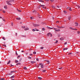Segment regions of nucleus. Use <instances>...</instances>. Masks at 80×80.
<instances>
[{
	"instance_id": "1",
	"label": "nucleus",
	"mask_w": 80,
	"mask_h": 80,
	"mask_svg": "<svg viewBox=\"0 0 80 80\" xmlns=\"http://www.w3.org/2000/svg\"><path fill=\"white\" fill-rule=\"evenodd\" d=\"M14 1L13 0H11L10 1H7V3L9 5H12V2H13Z\"/></svg>"
},
{
	"instance_id": "2",
	"label": "nucleus",
	"mask_w": 80,
	"mask_h": 80,
	"mask_svg": "<svg viewBox=\"0 0 80 80\" xmlns=\"http://www.w3.org/2000/svg\"><path fill=\"white\" fill-rule=\"evenodd\" d=\"M33 25L34 26V27H39V26H40V25L36 24H34V23H33Z\"/></svg>"
},
{
	"instance_id": "3",
	"label": "nucleus",
	"mask_w": 80,
	"mask_h": 80,
	"mask_svg": "<svg viewBox=\"0 0 80 80\" xmlns=\"http://www.w3.org/2000/svg\"><path fill=\"white\" fill-rule=\"evenodd\" d=\"M39 65H40L41 68H43V64L42 63H40Z\"/></svg>"
},
{
	"instance_id": "4",
	"label": "nucleus",
	"mask_w": 80,
	"mask_h": 80,
	"mask_svg": "<svg viewBox=\"0 0 80 80\" xmlns=\"http://www.w3.org/2000/svg\"><path fill=\"white\" fill-rule=\"evenodd\" d=\"M70 11H72V8L70 7H68L67 8Z\"/></svg>"
},
{
	"instance_id": "5",
	"label": "nucleus",
	"mask_w": 80,
	"mask_h": 80,
	"mask_svg": "<svg viewBox=\"0 0 80 80\" xmlns=\"http://www.w3.org/2000/svg\"><path fill=\"white\" fill-rule=\"evenodd\" d=\"M47 28H48L49 29H53V28H50L48 26H47Z\"/></svg>"
},
{
	"instance_id": "6",
	"label": "nucleus",
	"mask_w": 80,
	"mask_h": 80,
	"mask_svg": "<svg viewBox=\"0 0 80 80\" xmlns=\"http://www.w3.org/2000/svg\"><path fill=\"white\" fill-rule=\"evenodd\" d=\"M29 30V28H26L24 30Z\"/></svg>"
},
{
	"instance_id": "7",
	"label": "nucleus",
	"mask_w": 80,
	"mask_h": 80,
	"mask_svg": "<svg viewBox=\"0 0 80 80\" xmlns=\"http://www.w3.org/2000/svg\"><path fill=\"white\" fill-rule=\"evenodd\" d=\"M4 8H5V9H7V5H5L4 6Z\"/></svg>"
},
{
	"instance_id": "8",
	"label": "nucleus",
	"mask_w": 80,
	"mask_h": 80,
	"mask_svg": "<svg viewBox=\"0 0 80 80\" xmlns=\"http://www.w3.org/2000/svg\"><path fill=\"white\" fill-rule=\"evenodd\" d=\"M69 28L71 30H74V28H72V27H70Z\"/></svg>"
},
{
	"instance_id": "9",
	"label": "nucleus",
	"mask_w": 80,
	"mask_h": 80,
	"mask_svg": "<svg viewBox=\"0 0 80 80\" xmlns=\"http://www.w3.org/2000/svg\"><path fill=\"white\" fill-rule=\"evenodd\" d=\"M60 29H58L55 30V32H60Z\"/></svg>"
},
{
	"instance_id": "10",
	"label": "nucleus",
	"mask_w": 80,
	"mask_h": 80,
	"mask_svg": "<svg viewBox=\"0 0 80 80\" xmlns=\"http://www.w3.org/2000/svg\"><path fill=\"white\" fill-rule=\"evenodd\" d=\"M39 2H44V1H42V0H38Z\"/></svg>"
},
{
	"instance_id": "11",
	"label": "nucleus",
	"mask_w": 80,
	"mask_h": 80,
	"mask_svg": "<svg viewBox=\"0 0 80 80\" xmlns=\"http://www.w3.org/2000/svg\"><path fill=\"white\" fill-rule=\"evenodd\" d=\"M16 19L17 20H20L21 18H17Z\"/></svg>"
},
{
	"instance_id": "12",
	"label": "nucleus",
	"mask_w": 80,
	"mask_h": 80,
	"mask_svg": "<svg viewBox=\"0 0 80 80\" xmlns=\"http://www.w3.org/2000/svg\"><path fill=\"white\" fill-rule=\"evenodd\" d=\"M50 35V33H48L47 34V36L48 37H49V36Z\"/></svg>"
},
{
	"instance_id": "13",
	"label": "nucleus",
	"mask_w": 80,
	"mask_h": 80,
	"mask_svg": "<svg viewBox=\"0 0 80 80\" xmlns=\"http://www.w3.org/2000/svg\"><path fill=\"white\" fill-rule=\"evenodd\" d=\"M75 24H76V26H78V24L77 22H75Z\"/></svg>"
},
{
	"instance_id": "14",
	"label": "nucleus",
	"mask_w": 80,
	"mask_h": 80,
	"mask_svg": "<svg viewBox=\"0 0 80 80\" xmlns=\"http://www.w3.org/2000/svg\"><path fill=\"white\" fill-rule=\"evenodd\" d=\"M31 63H35V62L34 61H31Z\"/></svg>"
},
{
	"instance_id": "15",
	"label": "nucleus",
	"mask_w": 80,
	"mask_h": 80,
	"mask_svg": "<svg viewBox=\"0 0 80 80\" xmlns=\"http://www.w3.org/2000/svg\"><path fill=\"white\" fill-rule=\"evenodd\" d=\"M10 78H15V76H12Z\"/></svg>"
},
{
	"instance_id": "16",
	"label": "nucleus",
	"mask_w": 80,
	"mask_h": 80,
	"mask_svg": "<svg viewBox=\"0 0 80 80\" xmlns=\"http://www.w3.org/2000/svg\"><path fill=\"white\" fill-rule=\"evenodd\" d=\"M60 40H63V38H60Z\"/></svg>"
},
{
	"instance_id": "17",
	"label": "nucleus",
	"mask_w": 80,
	"mask_h": 80,
	"mask_svg": "<svg viewBox=\"0 0 80 80\" xmlns=\"http://www.w3.org/2000/svg\"><path fill=\"white\" fill-rule=\"evenodd\" d=\"M42 30L43 31H44L45 30V28H42Z\"/></svg>"
},
{
	"instance_id": "18",
	"label": "nucleus",
	"mask_w": 80,
	"mask_h": 80,
	"mask_svg": "<svg viewBox=\"0 0 80 80\" xmlns=\"http://www.w3.org/2000/svg\"><path fill=\"white\" fill-rule=\"evenodd\" d=\"M10 62H11L10 60L9 61H8V62L7 63V64H9V63H10Z\"/></svg>"
},
{
	"instance_id": "19",
	"label": "nucleus",
	"mask_w": 80,
	"mask_h": 80,
	"mask_svg": "<svg viewBox=\"0 0 80 80\" xmlns=\"http://www.w3.org/2000/svg\"><path fill=\"white\" fill-rule=\"evenodd\" d=\"M23 69H25V70H27V68L26 67H24L23 68Z\"/></svg>"
},
{
	"instance_id": "20",
	"label": "nucleus",
	"mask_w": 80,
	"mask_h": 80,
	"mask_svg": "<svg viewBox=\"0 0 80 80\" xmlns=\"http://www.w3.org/2000/svg\"><path fill=\"white\" fill-rule=\"evenodd\" d=\"M57 27L58 28H62V27H60V26H57Z\"/></svg>"
},
{
	"instance_id": "21",
	"label": "nucleus",
	"mask_w": 80,
	"mask_h": 80,
	"mask_svg": "<svg viewBox=\"0 0 80 80\" xmlns=\"http://www.w3.org/2000/svg\"><path fill=\"white\" fill-rule=\"evenodd\" d=\"M70 19H71V17L69 16L68 17V20H70Z\"/></svg>"
},
{
	"instance_id": "22",
	"label": "nucleus",
	"mask_w": 80,
	"mask_h": 80,
	"mask_svg": "<svg viewBox=\"0 0 80 80\" xmlns=\"http://www.w3.org/2000/svg\"><path fill=\"white\" fill-rule=\"evenodd\" d=\"M17 10H18V12H22V11H21L20 10H18V9H17Z\"/></svg>"
},
{
	"instance_id": "23",
	"label": "nucleus",
	"mask_w": 80,
	"mask_h": 80,
	"mask_svg": "<svg viewBox=\"0 0 80 80\" xmlns=\"http://www.w3.org/2000/svg\"><path fill=\"white\" fill-rule=\"evenodd\" d=\"M18 60H16L15 61V63H18Z\"/></svg>"
},
{
	"instance_id": "24",
	"label": "nucleus",
	"mask_w": 80,
	"mask_h": 80,
	"mask_svg": "<svg viewBox=\"0 0 80 80\" xmlns=\"http://www.w3.org/2000/svg\"><path fill=\"white\" fill-rule=\"evenodd\" d=\"M40 7H45V5H41L40 6Z\"/></svg>"
},
{
	"instance_id": "25",
	"label": "nucleus",
	"mask_w": 80,
	"mask_h": 80,
	"mask_svg": "<svg viewBox=\"0 0 80 80\" xmlns=\"http://www.w3.org/2000/svg\"><path fill=\"white\" fill-rule=\"evenodd\" d=\"M38 78L39 80H42V78L41 77H38Z\"/></svg>"
},
{
	"instance_id": "26",
	"label": "nucleus",
	"mask_w": 80,
	"mask_h": 80,
	"mask_svg": "<svg viewBox=\"0 0 80 80\" xmlns=\"http://www.w3.org/2000/svg\"><path fill=\"white\" fill-rule=\"evenodd\" d=\"M15 71H11L10 72L11 73H14L15 72Z\"/></svg>"
},
{
	"instance_id": "27",
	"label": "nucleus",
	"mask_w": 80,
	"mask_h": 80,
	"mask_svg": "<svg viewBox=\"0 0 80 80\" xmlns=\"http://www.w3.org/2000/svg\"><path fill=\"white\" fill-rule=\"evenodd\" d=\"M68 49V48H64L63 49V50H67Z\"/></svg>"
},
{
	"instance_id": "28",
	"label": "nucleus",
	"mask_w": 80,
	"mask_h": 80,
	"mask_svg": "<svg viewBox=\"0 0 80 80\" xmlns=\"http://www.w3.org/2000/svg\"><path fill=\"white\" fill-rule=\"evenodd\" d=\"M58 40H56V42H54V43H58Z\"/></svg>"
},
{
	"instance_id": "29",
	"label": "nucleus",
	"mask_w": 80,
	"mask_h": 80,
	"mask_svg": "<svg viewBox=\"0 0 80 80\" xmlns=\"http://www.w3.org/2000/svg\"><path fill=\"white\" fill-rule=\"evenodd\" d=\"M2 12L3 13H6V11H5L4 10H2Z\"/></svg>"
},
{
	"instance_id": "30",
	"label": "nucleus",
	"mask_w": 80,
	"mask_h": 80,
	"mask_svg": "<svg viewBox=\"0 0 80 80\" xmlns=\"http://www.w3.org/2000/svg\"><path fill=\"white\" fill-rule=\"evenodd\" d=\"M2 46H4V47H7V46L5 44L3 45Z\"/></svg>"
},
{
	"instance_id": "31",
	"label": "nucleus",
	"mask_w": 80,
	"mask_h": 80,
	"mask_svg": "<svg viewBox=\"0 0 80 80\" xmlns=\"http://www.w3.org/2000/svg\"><path fill=\"white\" fill-rule=\"evenodd\" d=\"M77 7L78 8H80V6L79 5H77Z\"/></svg>"
},
{
	"instance_id": "32",
	"label": "nucleus",
	"mask_w": 80,
	"mask_h": 80,
	"mask_svg": "<svg viewBox=\"0 0 80 80\" xmlns=\"http://www.w3.org/2000/svg\"><path fill=\"white\" fill-rule=\"evenodd\" d=\"M22 28H25V26H22Z\"/></svg>"
},
{
	"instance_id": "33",
	"label": "nucleus",
	"mask_w": 80,
	"mask_h": 80,
	"mask_svg": "<svg viewBox=\"0 0 80 80\" xmlns=\"http://www.w3.org/2000/svg\"><path fill=\"white\" fill-rule=\"evenodd\" d=\"M22 58H20V59H19V62H21V61H22Z\"/></svg>"
},
{
	"instance_id": "34",
	"label": "nucleus",
	"mask_w": 80,
	"mask_h": 80,
	"mask_svg": "<svg viewBox=\"0 0 80 80\" xmlns=\"http://www.w3.org/2000/svg\"><path fill=\"white\" fill-rule=\"evenodd\" d=\"M5 78H0V80H5Z\"/></svg>"
},
{
	"instance_id": "35",
	"label": "nucleus",
	"mask_w": 80,
	"mask_h": 80,
	"mask_svg": "<svg viewBox=\"0 0 80 80\" xmlns=\"http://www.w3.org/2000/svg\"><path fill=\"white\" fill-rule=\"evenodd\" d=\"M46 62H47L48 63H50V61H48V60L46 61Z\"/></svg>"
},
{
	"instance_id": "36",
	"label": "nucleus",
	"mask_w": 80,
	"mask_h": 80,
	"mask_svg": "<svg viewBox=\"0 0 80 80\" xmlns=\"http://www.w3.org/2000/svg\"><path fill=\"white\" fill-rule=\"evenodd\" d=\"M2 39H3V40H5V38L4 37H3L2 38Z\"/></svg>"
},
{
	"instance_id": "37",
	"label": "nucleus",
	"mask_w": 80,
	"mask_h": 80,
	"mask_svg": "<svg viewBox=\"0 0 80 80\" xmlns=\"http://www.w3.org/2000/svg\"><path fill=\"white\" fill-rule=\"evenodd\" d=\"M32 12H37V11H36V10H34V11H33Z\"/></svg>"
},
{
	"instance_id": "38",
	"label": "nucleus",
	"mask_w": 80,
	"mask_h": 80,
	"mask_svg": "<svg viewBox=\"0 0 80 80\" xmlns=\"http://www.w3.org/2000/svg\"><path fill=\"white\" fill-rule=\"evenodd\" d=\"M52 8H55V6H52Z\"/></svg>"
},
{
	"instance_id": "39",
	"label": "nucleus",
	"mask_w": 80,
	"mask_h": 80,
	"mask_svg": "<svg viewBox=\"0 0 80 80\" xmlns=\"http://www.w3.org/2000/svg\"><path fill=\"white\" fill-rule=\"evenodd\" d=\"M63 12H64V13H65V14H66V13H67V12H66V11H64Z\"/></svg>"
},
{
	"instance_id": "40",
	"label": "nucleus",
	"mask_w": 80,
	"mask_h": 80,
	"mask_svg": "<svg viewBox=\"0 0 80 80\" xmlns=\"http://www.w3.org/2000/svg\"><path fill=\"white\" fill-rule=\"evenodd\" d=\"M80 31H78V32H77V33H78V34H80Z\"/></svg>"
},
{
	"instance_id": "41",
	"label": "nucleus",
	"mask_w": 80,
	"mask_h": 80,
	"mask_svg": "<svg viewBox=\"0 0 80 80\" xmlns=\"http://www.w3.org/2000/svg\"><path fill=\"white\" fill-rule=\"evenodd\" d=\"M46 72V70H42V72Z\"/></svg>"
},
{
	"instance_id": "42",
	"label": "nucleus",
	"mask_w": 80,
	"mask_h": 80,
	"mask_svg": "<svg viewBox=\"0 0 80 80\" xmlns=\"http://www.w3.org/2000/svg\"><path fill=\"white\" fill-rule=\"evenodd\" d=\"M28 58H29V59H31V58H32L31 57H28Z\"/></svg>"
},
{
	"instance_id": "43",
	"label": "nucleus",
	"mask_w": 80,
	"mask_h": 80,
	"mask_svg": "<svg viewBox=\"0 0 80 80\" xmlns=\"http://www.w3.org/2000/svg\"><path fill=\"white\" fill-rule=\"evenodd\" d=\"M30 18L31 19H33V17H31Z\"/></svg>"
},
{
	"instance_id": "44",
	"label": "nucleus",
	"mask_w": 80,
	"mask_h": 80,
	"mask_svg": "<svg viewBox=\"0 0 80 80\" xmlns=\"http://www.w3.org/2000/svg\"><path fill=\"white\" fill-rule=\"evenodd\" d=\"M40 48L41 49H43V47H41Z\"/></svg>"
},
{
	"instance_id": "45",
	"label": "nucleus",
	"mask_w": 80,
	"mask_h": 80,
	"mask_svg": "<svg viewBox=\"0 0 80 80\" xmlns=\"http://www.w3.org/2000/svg\"><path fill=\"white\" fill-rule=\"evenodd\" d=\"M50 0V1H51V2H52L54 1V0Z\"/></svg>"
},
{
	"instance_id": "46",
	"label": "nucleus",
	"mask_w": 80,
	"mask_h": 80,
	"mask_svg": "<svg viewBox=\"0 0 80 80\" xmlns=\"http://www.w3.org/2000/svg\"><path fill=\"white\" fill-rule=\"evenodd\" d=\"M20 56H18V58H19L20 57Z\"/></svg>"
},
{
	"instance_id": "47",
	"label": "nucleus",
	"mask_w": 80,
	"mask_h": 80,
	"mask_svg": "<svg viewBox=\"0 0 80 80\" xmlns=\"http://www.w3.org/2000/svg\"><path fill=\"white\" fill-rule=\"evenodd\" d=\"M50 37H52V34H51V33H50Z\"/></svg>"
},
{
	"instance_id": "48",
	"label": "nucleus",
	"mask_w": 80,
	"mask_h": 80,
	"mask_svg": "<svg viewBox=\"0 0 80 80\" xmlns=\"http://www.w3.org/2000/svg\"><path fill=\"white\" fill-rule=\"evenodd\" d=\"M32 31L33 32H35V30L34 29H32Z\"/></svg>"
},
{
	"instance_id": "49",
	"label": "nucleus",
	"mask_w": 80,
	"mask_h": 80,
	"mask_svg": "<svg viewBox=\"0 0 80 80\" xmlns=\"http://www.w3.org/2000/svg\"><path fill=\"white\" fill-rule=\"evenodd\" d=\"M13 23L12 22V23H11V25H12V26H13Z\"/></svg>"
},
{
	"instance_id": "50",
	"label": "nucleus",
	"mask_w": 80,
	"mask_h": 80,
	"mask_svg": "<svg viewBox=\"0 0 80 80\" xmlns=\"http://www.w3.org/2000/svg\"><path fill=\"white\" fill-rule=\"evenodd\" d=\"M33 54H36V52H33Z\"/></svg>"
},
{
	"instance_id": "51",
	"label": "nucleus",
	"mask_w": 80,
	"mask_h": 80,
	"mask_svg": "<svg viewBox=\"0 0 80 80\" xmlns=\"http://www.w3.org/2000/svg\"><path fill=\"white\" fill-rule=\"evenodd\" d=\"M72 53H68V55H71V54H72Z\"/></svg>"
},
{
	"instance_id": "52",
	"label": "nucleus",
	"mask_w": 80,
	"mask_h": 80,
	"mask_svg": "<svg viewBox=\"0 0 80 80\" xmlns=\"http://www.w3.org/2000/svg\"><path fill=\"white\" fill-rule=\"evenodd\" d=\"M37 61H39V59H38V58H37L36 59Z\"/></svg>"
},
{
	"instance_id": "53",
	"label": "nucleus",
	"mask_w": 80,
	"mask_h": 80,
	"mask_svg": "<svg viewBox=\"0 0 80 80\" xmlns=\"http://www.w3.org/2000/svg\"><path fill=\"white\" fill-rule=\"evenodd\" d=\"M67 42H66L64 43V45H67Z\"/></svg>"
},
{
	"instance_id": "54",
	"label": "nucleus",
	"mask_w": 80,
	"mask_h": 80,
	"mask_svg": "<svg viewBox=\"0 0 80 80\" xmlns=\"http://www.w3.org/2000/svg\"><path fill=\"white\" fill-rule=\"evenodd\" d=\"M32 54H29V56H32Z\"/></svg>"
},
{
	"instance_id": "55",
	"label": "nucleus",
	"mask_w": 80,
	"mask_h": 80,
	"mask_svg": "<svg viewBox=\"0 0 80 80\" xmlns=\"http://www.w3.org/2000/svg\"><path fill=\"white\" fill-rule=\"evenodd\" d=\"M45 1H46V2H48L49 0H45Z\"/></svg>"
},
{
	"instance_id": "56",
	"label": "nucleus",
	"mask_w": 80,
	"mask_h": 80,
	"mask_svg": "<svg viewBox=\"0 0 80 80\" xmlns=\"http://www.w3.org/2000/svg\"><path fill=\"white\" fill-rule=\"evenodd\" d=\"M74 30H77V29L75 28V29H74Z\"/></svg>"
},
{
	"instance_id": "57",
	"label": "nucleus",
	"mask_w": 80,
	"mask_h": 80,
	"mask_svg": "<svg viewBox=\"0 0 80 80\" xmlns=\"http://www.w3.org/2000/svg\"><path fill=\"white\" fill-rule=\"evenodd\" d=\"M15 35H16V36H17V33H15Z\"/></svg>"
},
{
	"instance_id": "58",
	"label": "nucleus",
	"mask_w": 80,
	"mask_h": 80,
	"mask_svg": "<svg viewBox=\"0 0 80 80\" xmlns=\"http://www.w3.org/2000/svg\"><path fill=\"white\" fill-rule=\"evenodd\" d=\"M18 65H20L21 63L20 62L18 63Z\"/></svg>"
},
{
	"instance_id": "59",
	"label": "nucleus",
	"mask_w": 80,
	"mask_h": 80,
	"mask_svg": "<svg viewBox=\"0 0 80 80\" xmlns=\"http://www.w3.org/2000/svg\"><path fill=\"white\" fill-rule=\"evenodd\" d=\"M11 67H13V65H12V64H11Z\"/></svg>"
},
{
	"instance_id": "60",
	"label": "nucleus",
	"mask_w": 80,
	"mask_h": 80,
	"mask_svg": "<svg viewBox=\"0 0 80 80\" xmlns=\"http://www.w3.org/2000/svg\"><path fill=\"white\" fill-rule=\"evenodd\" d=\"M36 31H39V30L38 29H36Z\"/></svg>"
},
{
	"instance_id": "61",
	"label": "nucleus",
	"mask_w": 80,
	"mask_h": 80,
	"mask_svg": "<svg viewBox=\"0 0 80 80\" xmlns=\"http://www.w3.org/2000/svg\"><path fill=\"white\" fill-rule=\"evenodd\" d=\"M62 68H58V69H60V70H61V69H62Z\"/></svg>"
},
{
	"instance_id": "62",
	"label": "nucleus",
	"mask_w": 80,
	"mask_h": 80,
	"mask_svg": "<svg viewBox=\"0 0 80 80\" xmlns=\"http://www.w3.org/2000/svg\"><path fill=\"white\" fill-rule=\"evenodd\" d=\"M9 75H12V73H9Z\"/></svg>"
},
{
	"instance_id": "63",
	"label": "nucleus",
	"mask_w": 80,
	"mask_h": 80,
	"mask_svg": "<svg viewBox=\"0 0 80 80\" xmlns=\"http://www.w3.org/2000/svg\"><path fill=\"white\" fill-rule=\"evenodd\" d=\"M57 8H59V6H57Z\"/></svg>"
},
{
	"instance_id": "64",
	"label": "nucleus",
	"mask_w": 80,
	"mask_h": 80,
	"mask_svg": "<svg viewBox=\"0 0 80 80\" xmlns=\"http://www.w3.org/2000/svg\"><path fill=\"white\" fill-rule=\"evenodd\" d=\"M26 55H28V53L27 52L26 53Z\"/></svg>"
}]
</instances>
